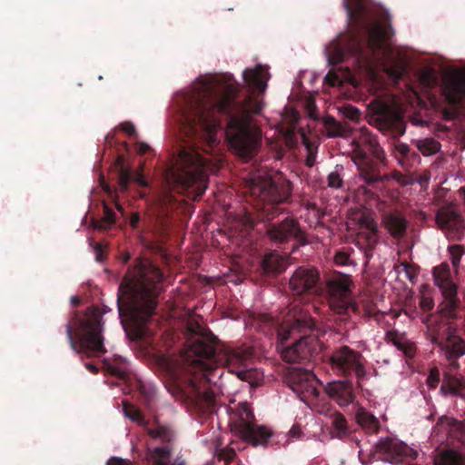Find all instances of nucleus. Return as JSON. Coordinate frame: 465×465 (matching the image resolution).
Masks as SVG:
<instances>
[{"label": "nucleus", "mask_w": 465, "mask_h": 465, "mask_svg": "<svg viewBox=\"0 0 465 465\" xmlns=\"http://www.w3.org/2000/svg\"><path fill=\"white\" fill-rule=\"evenodd\" d=\"M247 90L241 95V85L232 75L221 80L202 79L192 91L184 93L179 101L180 131L188 138L173 155L172 164L163 174L164 187L159 197V212L155 231L165 237L173 225L172 213L180 207L173 192L183 193L193 189V199H199L208 185L209 172L213 164L203 157L195 146V140H205L212 147L216 143V132L222 126L220 115L228 121L225 135L230 148L242 159L256 155L262 145V133L252 117L262 113L263 94L270 74L265 66L246 68L242 73Z\"/></svg>", "instance_id": "nucleus-1"}, {"label": "nucleus", "mask_w": 465, "mask_h": 465, "mask_svg": "<svg viewBox=\"0 0 465 465\" xmlns=\"http://www.w3.org/2000/svg\"><path fill=\"white\" fill-rule=\"evenodd\" d=\"M187 331L195 337L189 341L184 353V361L192 372L186 394L192 403L211 410L215 395L210 384L217 371V363L224 361L231 372L251 382L255 371L248 368V361L253 356V351L251 347H240L220 355L217 353V338L198 322L188 321Z\"/></svg>", "instance_id": "nucleus-2"}, {"label": "nucleus", "mask_w": 465, "mask_h": 465, "mask_svg": "<svg viewBox=\"0 0 465 465\" xmlns=\"http://www.w3.org/2000/svg\"><path fill=\"white\" fill-rule=\"evenodd\" d=\"M342 5L351 25L326 47L329 64H341L348 55L371 63L390 53L385 45L392 35L389 13L371 0H342Z\"/></svg>", "instance_id": "nucleus-3"}, {"label": "nucleus", "mask_w": 465, "mask_h": 465, "mask_svg": "<svg viewBox=\"0 0 465 465\" xmlns=\"http://www.w3.org/2000/svg\"><path fill=\"white\" fill-rule=\"evenodd\" d=\"M163 273L148 258L136 257L127 268L117 291V309L122 322L127 321L136 339L149 334L148 319L153 314Z\"/></svg>", "instance_id": "nucleus-4"}, {"label": "nucleus", "mask_w": 465, "mask_h": 465, "mask_svg": "<svg viewBox=\"0 0 465 465\" xmlns=\"http://www.w3.org/2000/svg\"><path fill=\"white\" fill-rule=\"evenodd\" d=\"M104 325L103 312L97 308H88L82 315L74 312L66 323L65 333L70 348L82 360L106 353Z\"/></svg>", "instance_id": "nucleus-5"}, {"label": "nucleus", "mask_w": 465, "mask_h": 465, "mask_svg": "<svg viewBox=\"0 0 465 465\" xmlns=\"http://www.w3.org/2000/svg\"><path fill=\"white\" fill-rule=\"evenodd\" d=\"M352 160L357 165L360 178L371 188L360 186L358 193L365 195L366 200L373 199L376 193L373 190H381L382 183L388 180L387 175L380 173L379 162L385 159L383 149L375 135L367 127H361L358 136L352 141Z\"/></svg>", "instance_id": "nucleus-6"}, {"label": "nucleus", "mask_w": 465, "mask_h": 465, "mask_svg": "<svg viewBox=\"0 0 465 465\" xmlns=\"http://www.w3.org/2000/svg\"><path fill=\"white\" fill-rule=\"evenodd\" d=\"M123 411L125 417L141 426L146 427V433L153 440H158L161 442L165 443L163 446L155 447L150 450L153 465H186L185 460L183 456H177L173 460H172V448L170 443L175 438L173 430L163 424H156L154 427L148 428V423L138 408L125 401H123Z\"/></svg>", "instance_id": "nucleus-7"}, {"label": "nucleus", "mask_w": 465, "mask_h": 465, "mask_svg": "<svg viewBox=\"0 0 465 465\" xmlns=\"http://www.w3.org/2000/svg\"><path fill=\"white\" fill-rule=\"evenodd\" d=\"M292 192V183L287 180L265 179L254 184L252 193L258 198L262 220L271 222L283 213L286 209L282 204L291 201Z\"/></svg>", "instance_id": "nucleus-8"}, {"label": "nucleus", "mask_w": 465, "mask_h": 465, "mask_svg": "<svg viewBox=\"0 0 465 465\" xmlns=\"http://www.w3.org/2000/svg\"><path fill=\"white\" fill-rule=\"evenodd\" d=\"M351 283L350 277L344 274L332 276L326 282L329 306L337 315L335 321L341 332L348 331L347 326L351 325L350 314L358 311L357 303L351 298Z\"/></svg>", "instance_id": "nucleus-9"}, {"label": "nucleus", "mask_w": 465, "mask_h": 465, "mask_svg": "<svg viewBox=\"0 0 465 465\" xmlns=\"http://www.w3.org/2000/svg\"><path fill=\"white\" fill-rule=\"evenodd\" d=\"M252 411L247 403L240 404L232 412L230 420L232 431L252 445H264L272 431L264 426L255 424Z\"/></svg>", "instance_id": "nucleus-10"}, {"label": "nucleus", "mask_w": 465, "mask_h": 465, "mask_svg": "<svg viewBox=\"0 0 465 465\" xmlns=\"http://www.w3.org/2000/svg\"><path fill=\"white\" fill-rule=\"evenodd\" d=\"M369 123L392 138H399L405 134L406 126L401 113L381 100H375L371 104Z\"/></svg>", "instance_id": "nucleus-11"}, {"label": "nucleus", "mask_w": 465, "mask_h": 465, "mask_svg": "<svg viewBox=\"0 0 465 465\" xmlns=\"http://www.w3.org/2000/svg\"><path fill=\"white\" fill-rule=\"evenodd\" d=\"M330 362L332 371L344 377L354 374L359 380L366 376L365 359L360 351H354L347 345L335 349Z\"/></svg>", "instance_id": "nucleus-12"}, {"label": "nucleus", "mask_w": 465, "mask_h": 465, "mask_svg": "<svg viewBox=\"0 0 465 465\" xmlns=\"http://www.w3.org/2000/svg\"><path fill=\"white\" fill-rule=\"evenodd\" d=\"M432 273L434 282L441 291L444 298L442 312L451 316L454 314V310L458 308L460 301L457 297V286L451 280L450 265L442 262L433 268Z\"/></svg>", "instance_id": "nucleus-13"}, {"label": "nucleus", "mask_w": 465, "mask_h": 465, "mask_svg": "<svg viewBox=\"0 0 465 465\" xmlns=\"http://www.w3.org/2000/svg\"><path fill=\"white\" fill-rule=\"evenodd\" d=\"M322 349L318 338L314 335H304L292 346L282 351V359L290 363H306L315 358Z\"/></svg>", "instance_id": "nucleus-14"}, {"label": "nucleus", "mask_w": 465, "mask_h": 465, "mask_svg": "<svg viewBox=\"0 0 465 465\" xmlns=\"http://www.w3.org/2000/svg\"><path fill=\"white\" fill-rule=\"evenodd\" d=\"M359 232H357L353 242L364 254L366 263L373 256L379 242L378 226L375 220L370 215L361 214L359 218Z\"/></svg>", "instance_id": "nucleus-15"}, {"label": "nucleus", "mask_w": 465, "mask_h": 465, "mask_svg": "<svg viewBox=\"0 0 465 465\" xmlns=\"http://www.w3.org/2000/svg\"><path fill=\"white\" fill-rule=\"evenodd\" d=\"M290 388L304 402L309 403L318 398V380L309 370L295 369L288 377Z\"/></svg>", "instance_id": "nucleus-16"}, {"label": "nucleus", "mask_w": 465, "mask_h": 465, "mask_svg": "<svg viewBox=\"0 0 465 465\" xmlns=\"http://www.w3.org/2000/svg\"><path fill=\"white\" fill-rule=\"evenodd\" d=\"M380 458L392 464H399L403 460H414L418 452L397 439L386 438L380 440L375 445Z\"/></svg>", "instance_id": "nucleus-17"}, {"label": "nucleus", "mask_w": 465, "mask_h": 465, "mask_svg": "<svg viewBox=\"0 0 465 465\" xmlns=\"http://www.w3.org/2000/svg\"><path fill=\"white\" fill-rule=\"evenodd\" d=\"M266 234L275 243H285L291 240L306 242L298 221L290 217H286L281 223H269L266 225Z\"/></svg>", "instance_id": "nucleus-18"}, {"label": "nucleus", "mask_w": 465, "mask_h": 465, "mask_svg": "<svg viewBox=\"0 0 465 465\" xmlns=\"http://www.w3.org/2000/svg\"><path fill=\"white\" fill-rule=\"evenodd\" d=\"M319 280L320 274L315 268L299 267L290 279V290L294 296L316 293Z\"/></svg>", "instance_id": "nucleus-19"}, {"label": "nucleus", "mask_w": 465, "mask_h": 465, "mask_svg": "<svg viewBox=\"0 0 465 465\" xmlns=\"http://www.w3.org/2000/svg\"><path fill=\"white\" fill-rule=\"evenodd\" d=\"M436 223L448 238L454 241H460L462 238L465 231V221L450 206H443L438 210Z\"/></svg>", "instance_id": "nucleus-20"}, {"label": "nucleus", "mask_w": 465, "mask_h": 465, "mask_svg": "<svg viewBox=\"0 0 465 465\" xmlns=\"http://www.w3.org/2000/svg\"><path fill=\"white\" fill-rule=\"evenodd\" d=\"M285 323V327L281 326L278 330V336L282 341L288 340L295 331L312 330L315 326V322L308 314V311L299 308L297 304L291 305Z\"/></svg>", "instance_id": "nucleus-21"}, {"label": "nucleus", "mask_w": 465, "mask_h": 465, "mask_svg": "<svg viewBox=\"0 0 465 465\" xmlns=\"http://www.w3.org/2000/svg\"><path fill=\"white\" fill-rule=\"evenodd\" d=\"M444 303L442 302L439 306L440 314L430 315L426 320L427 325V337L434 344L439 345L441 341L447 338L453 331H455L448 322V320L452 319L456 316V310L454 314L449 316L442 311Z\"/></svg>", "instance_id": "nucleus-22"}, {"label": "nucleus", "mask_w": 465, "mask_h": 465, "mask_svg": "<svg viewBox=\"0 0 465 465\" xmlns=\"http://www.w3.org/2000/svg\"><path fill=\"white\" fill-rule=\"evenodd\" d=\"M438 346L449 364L452 368L458 369V360L465 354V341L456 333V331H453Z\"/></svg>", "instance_id": "nucleus-23"}, {"label": "nucleus", "mask_w": 465, "mask_h": 465, "mask_svg": "<svg viewBox=\"0 0 465 465\" xmlns=\"http://www.w3.org/2000/svg\"><path fill=\"white\" fill-rule=\"evenodd\" d=\"M382 224L388 232L395 239H402L407 232L408 221L403 213L391 208L381 214Z\"/></svg>", "instance_id": "nucleus-24"}, {"label": "nucleus", "mask_w": 465, "mask_h": 465, "mask_svg": "<svg viewBox=\"0 0 465 465\" xmlns=\"http://www.w3.org/2000/svg\"><path fill=\"white\" fill-rule=\"evenodd\" d=\"M325 391L341 406H347L354 400L352 383L351 381L329 382L325 387Z\"/></svg>", "instance_id": "nucleus-25"}, {"label": "nucleus", "mask_w": 465, "mask_h": 465, "mask_svg": "<svg viewBox=\"0 0 465 465\" xmlns=\"http://www.w3.org/2000/svg\"><path fill=\"white\" fill-rule=\"evenodd\" d=\"M444 94L449 104L458 107L465 96V82L461 79H451L445 86Z\"/></svg>", "instance_id": "nucleus-26"}, {"label": "nucleus", "mask_w": 465, "mask_h": 465, "mask_svg": "<svg viewBox=\"0 0 465 465\" xmlns=\"http://www.w3.org/2000/svg\"><path fill=\"white\" fill-rule=\"evenodd\" d=\"M465 380L452 375L449 371L443 373L440 391L443 395L463 396Z\"/></svg>", "instance_id": "nucleus-27"}, {"label": "nucleus", "mask_w": 465, "mask_h": 465, "mask_svg": "<svg viewBox=\"0 0 465 465\" xmlns=\"http://www.w3.org/2000/svg\"><path fill=\"white\" fill-rule=\"evenodd\" d=\"M288 265L286 256L280 255L276 252H271L264 256L262 266L266 273L278 274L284 272Z\"/></svg>", "instance_id": "nucleus-28"}, {"label": "nucleus", "mask_w": 465, "mask_h": 465, "mask_svg": "<svg viewBox=\"0 0 465 465\" xmlns=\"http://www.w3.org/2000/svg\"><path fill=\"white\" fill-rule=\"evenodd\" d=\"M331 434L334 438L343 440L350 435L347 420L340 412H335L331 416Z\"/></svg>", "instance_id": "nucleus-29"}, {"label": "nucleus", "mask_w": 465, "mask_h": 465, "mask_svg": "<svg viewBox=\"0 0 465 465\" xmlns=\"http://www.w3.org/2000/svg\"><path fill=\"white\" fill-rule=\"evenodd\" d=\"M358 424L367 432H378L381 427L379 420L371 412L364 410L359 411L356 414Z\"/></svg>", "instance_id": "nucleus-30"}, {"label": "nucleus", "mask_w": 465, "mask_h": 465, "mask_svg": "<svg viewBox=\"0 0 465 465\" xmlns=\"http://www.w3.org/2000/svg\"><path fill=\"white\" fill-rule=\"evenodd\" d=\"M322 123L327 135L330 137L344 136L349 131L345 124L337 122L331 116L324 117Z\"/></svg>", "instance_id": "nucleus-31"}, {"label": "nucleus", "mask_w": 465, "mask_h": 465, "mask_svg": "<svg viewBox=\"0 0 465 465\" xmlns=\"http://www.w3.org/2000/svg\"><path fill=\"white\" fill-rule=\"evenodd\" d=\"M396 157L402 167L408 168L410 166L409 161L411 159H419L420 156L415 152L411 151L409 145L405 143L395 144Z\"/></svg>", "instance_id": "nucleus-32"}, {"label": "nucleus", "mask_w": 465, "mask_h": 465, "mask_svg": "<svg viewBox=\"0 0 465 465\" xmlns=\"http://www.w3.org/2000/svg\"><path fill=\"white\" fill-rule=\"evenodd\" d=\"M416 147L425 156L437 153L440 149V143L434 138H425L415 141Z\"/></svg>", "instance_id": "nucleus-33"}, {"label": "nucleus", "mask_w": 465, "mask_h": 465, "mask_svg": "<svg viewBox=\"0 0 465 465\" xmlns=\"http://www.w3.org/2000/svg\"><path fill=\"white\" fill-rule=\"evenodd\" d=\"M435 465H464V459L455 450H445L435 460Z\"/></svg>", "instance_id": "nucleus-34"}, {"label": "nucleus", "mask_w": 465, "mask_h": 465, "mask_svg": "<svg viewBox=\"0 0 465 465\" xmlns=\"http://www.w3.org/2000/svg\"><path fill=\"white\" fill-rule=\"evenodd\" d=\"M115 223V213L106 204H104V215L100 220L93 222L94 229L107 230Z\"/></svg>", "instance_id": "nucleus-35"}, {"label": "nucleus", "mask_w": 465, "mask_h": 465, "mask_svg": "<svg viewBox=\"0 0 465 465\" xmlns=\"http://www.w3.org/2000/svg\"><path fill=\"white\" fill-rule=\"evenodd\" d=\"M257 325L265 333L270 332L272 329L278 328L279 322L272 316L266 313H259L255 319Z\"/></svg>", "instance_id": "nucleus-36"}, {"label": "nucleus", "mask_w": 465, "mask_h": 465, "mask_svg": "<svg viewBox=\"0 0 465 465\" xmlns=\"http://www.w3.org/2000/svg\"><path fill=\"white\" fill-rule=\"evenodd\" d=\"M124 360L121 357H117L114 359V361L109 362L107 360L104 361V370L114 376L119 378H123L125 374V368L124 367Z\"/></svg>", "instance_id": "nucleus-37"}, {"label": "nucleus", "mask_w": 465, "mask_h": 465, "mask_svg": "<svg viewBox=\"0 0 465 465\" xmlns=\"http://www.w3.org/2000/svg\"><path fill=\"white\" fill-rule=\"evenodd\" d=\"M394 270L398 274L404 273L406 279L414 282L417 276V270L413 264H410L407 262H401L394 265Z\"/></svg>", "instance_id": "nucleus-38"}, {"label": "nucleus", "mask_w": 465, "mask_h": 465, "mask_svg": "<svg viewBox=\"0 0 465 465\" xmlns=\"http://www.w3.org/2000/svg\"><path fill=\"white\" fill-rule=\"evenodd\" d=\"M392 341L397 349L401 351L405 356L411 359L414 357L416 353V346L413 342L400 339L398 337L392 339Z\"/></svg>", "instance_id": "nucleus-39"}, {"label": "nucleus", "mask_w": 465, "mask_h": 465, "mask_svg": "<svg viewBox=\"0 0 465 465\" xmlns=\"http://www.w3.org/2000/svg\"><path fill=\"white\" fill-rule=\"evenodd\" d=\"M387 74L394 81L401 80L406 74V66L401 62H394L385 69Z\"/></svg>", "instance_id": "nucleus-40"}, {"label": "nucleus", "mask_w": 465, "mask_h": 465, "mask_svg": "<svg viewBox=\"0 0 465 465\" xmlns=\"http://www.w3.org/2000/svg\"><path fill=\"white\" fill-rule=\"evenodd\" d=\"M343 168L342 166H336L335 170L333 172H331L328 174L327 182L328 186L332 189H340L342 187L343 184V178L341 174V172Z\"/></svg>", "instance_id": "nucleus-41"}, {"label": "nucleus", "mask_w": 465, "mask_h": 465, "mask_svg": "<svg viewBox=\"0 0 465 465\" xmlns=\"http://www.w3.org/2000/svg\"><path fill=\"white\" fill-rule=\"evenodd\" d=\"M449 252L450 255L451 263L454 268H458L460 262V259L464 254V248L461 245H451L449 247Z\"/></svg>", "instance_id": "nucleus-42"}, {"label": "nucleus", "mask_w": 465, "mask_h": 465, "mask_svg": "<svg viewBox=\"0 0 465 465\" xmlns=\"http://www.w3.org/2000/svg\"><path fill=\"white\" fill-rule=\"evenodd\" d=\"M132 175L127 169L122 168L118 175V186L121 191L126 192L129 188Z\"/></svg>", "instance_id": "nucleus-43"}, {"label": "nucleus", "mask_w": 465, "mask_h": 465, "mask_svg": "<svg viewBox=\"0 0 465 465\" xmlns=\"http://www.w3.org/2000/svg\"><path fill=\"white\" fill-rule=\"evenodd\" d=\"M440 381V373L438 368H432L427 378V385L430 389H435Z\"/></svg>", "instance_id": "nucleus-44"}, {"label": "nucleus", "mask_w": 465, "mask_h": 465, "mask_svg": "<svg viewBox=\"0 0 465 465\" xmlns=\"http://www.w3.org/2000/svg\"><path fill=\"white\" fill-rule=\"evenodd\" d=\"M334 262L337 265L351 264L350 253L344 250L338 251L334 255Z\"/></svg>", "instance_id": "nucleus-45"}, {"label": "nucleus", "mask_w": 465, "mask_h": 465, "mask_svg": "<svg viewBox=\"0 0 465 465\" xmlns=\"http://www.w3.org/2000/svg\"><path fill=\"white\" fill-rule=\"evenodd\" d=\"M236 452L233 449L226 448L221 450L219 455L220 460H224L227 464L234 459Z\"/></svg>", "instance_id": "nucleus-46"}, {"label": "nucleus", "mask_w": 465, "mask_h": 465, "mask_svg": "<svg viewBox=\"0 0 465 465\" xmlns=\"http://www.w3.org/2000/svg\"><path fill=\"white\" fill-rule=\"evenodd\" d=\"M119 128L126 133L130 136L137 137V133L134 124L130 122L123 123L119 125Z\"/></svg>", "instance_id": "nucleus-47"}, {"label": "nucleus", "mask_w": 465, "mask_h": 465, "mask_svg": "<svg viewBox=\"0 0 465 465\" xmlns=\"http://www.w3.org/2000/svg\"><path fill=\"white\" fill-rule=\"evenodd\" d=\"M346 110V116L351 120H357L360 118L361 112L359 109L353 106H349L345 108Z\"/></svg>", "instance_id": "nucleus-48"}, {"label": "nucleus", "mask_w": 465, "mask_h": 465, "mask_svg": "<svg viewBox=\"0 0 465 465\" xmlns=\"http://www.w3.org/2000/svg\"><path fill=\"white\" fill-rule=\"evenodd\" d=\"M307 112H308V115L311 119L312 120H318L319 119V115H318V113H317V108H316V105L314 104L313 102H309L307 104Z\"/></svg>", "instance_id": "nucleus-49"}, {"label": "nucleus", "mask_w": 465, "mask_h": 465, "mask_svg": "<svg viewBox=\"0 0 465 465\" xmlns=\"http://www.w3.org/2000/svg\"><path fill=\"white\" fill-rule=\"evenodd\" d=\"M95 259L97 262H103L105 259L104 247L101 243L96 242L94 246Z\"/></svg>", "instance_id": "nucleus-50"}, {"label": "nucleus", "mask_w": 465, "mask_h": 465, "mask_svg": "<svg viewBox=\"0 0 465 465\" xmlns=\"http://www.w3.org/2000/svg\"><path fill=\"white\" fill-rule=\"evenodd\" d=\"M420 305L422 310H424V311H430L433 308V306H434V302H433V300L431 298L422 297L421 300H420Z\"/></svg>", "instance_id": "nucleus-51"}, {"label": "nucleus", "mask_w": 465, "mask_h": 465, "mask_svg": "<svg viewBox=\"0 0 465 465\" xmlns=\"http://www.w3.org/2000/svg\"><path fill=\"white\" fill-rule=\"evenodd\" d=\"M140 223V214L138 213H133L129 219V224L134 230H137Z\"/></svg>", "instance_id": "nucleus-52"}, {"label": "nucleus", "mask_w": 465, "mask_h": 465, "mask_svg": "<svg viewBox=\"0 0 465 465\" xmlns=\"http://www.w3.org/2000/svg\"><path fill=\"white\" fill-rule=\"evenodd\" d=\"M106 465H132V463L124 459L113 457L107 461Z\"/></svg>", "instance_id": "nucleus-53"}, {"label": "nucleus", "mask_w": 465, "mask_h": 465, "mask_svg": "<svg viewBox=\"0 0 465 465\" xmlns=\"http://www.w3.org/2000/svg\"><path fill=\"white\" fill-rule=\"evenodd\" d=\"M325 81H327L331 85H335L337 82H339V76L335 73L329 71L325 76Z\"/></svg>", "instance_id": "nucleus-54"}, {"label": "nucleus", "mask_w": 465, "mask_h": 465, "mask_svg": "<svg viewBox=\"0 0 465 465\" xmlns=\"http://www.w3.org/2000/svg\"><path fill=\"white\" fill-rule=\"evenodd\" d=\"M135 149L139 153L144 154L149 152L150 146L143 142H138L135 144Z\"/></svg>", "instance_id": "nucleus-55"}, {"label": "nucleus", "mask_w": 465, "mask_h": 465, "mask_svg": "<svg viewBox=\"0 0 465 465\" xmlns=\"http://www.w3.org/2000/svg\"><path fill=\"white\" fill-rule=\"evenodd\" d=\"M84 366L93 374H96L99 371V368L93 362H86Z\"/></svg>", "instance_id": "nucleus-56"}, {"label": "nucleus", "mask_w": 465, "mask_h": 465, "mask_svg": "<svg viewBox=\"0 0 465 465\" xmlns=\"http://www.w3.org/2000/svg\"><path fill=\"white\" fill-rule=\"evenodd\" d=\"M290 434L293 438H299L301 434V428L299 426H292Z\"/></svg>", "instance_id": "nucleus-57"}, {"label": "nucleus", "mask_w": 465, "mask_h": 465, "mask_svg": "<svg viewBox=\"0 0 465 465\" xmlns=\"http://www.w3.org/2000/svg\"><path fill=\"white\" fill-rule=\"evenodd\" d=\"M131 259V254L129 252H124L122 255H121V260L123 262L124 264H126Z\"/></svg>", "instance_id": "nucleus-58"}, {"label": "nucleus", "mask_w": 465, "mask_h": 465, "mask_svg": "<svg viewBox=\"0 0 465 465\" xmlns=\"http://www.w3.org/2000/svg\"><path fill=\"white\" fill-rule=\"evenodd\" d=\"M104 140H105V143L110 146L112 144V143H113V140H114V134L109 133L105 136Z\"/></svg>", "instance_id": "nucleus-59"}, {"label": "nucleus", "mask_w": 465, "mask_h": 465, "mask_svg": "<svg viewBox=\"0 0 465 465\" xmlns=\"http://www.w3.org/2000/svg\"><path fill=\"white\" fill-rule=\"evenodd\" d=\"M460 196L462 197L463 203L465 204V187H461L459 190Z\"/></svg>", "instance_id": "nucleus-60"}, {"label": "nucleus", "mask_w": 465, "mask_h": 465, "mask_svg": "<svg viewBox=\"0 0 465 465\" xmlns=\"http://www.w3.org/2000/svg\"><path fill=\"white\" fill-rule=\"evenodd\" d=\"M313 162H314L313 158L308 157L307 160H306V164L308 166H312L313 165Z\"/></svg>", "instance_id": "nucleus-61"}, {"label": "nucleus", "mask_w": 465, "mask_h": 465, "mask_svg": "<svg viewBox=\"0 0 465 465\" xmlns=\"http://www.w3.org/2000/svg\"><path fill=\"white\" fill-rule=\"evenodd\" d=\"M71 301L74 304H78L79 302V299L75 296L72 297Z\"/></svg>", "instance_id": "nucleus-62"}, {"label": "nucleus", "mask_w": 465, "mask_h": 465, "mask_svg": "<svg viewBox=\"0 0 465 465\" xmlns=\"http://www.w3.org/2000/svg\"><path fill=\"white\" fill-rule=\"evenodd\" d=\"M116 208L118 209L119 212H123V209L120 205L116 204Z\"/></svg>", "instance_id": "nucleus-63"}, {"label": "nucleus", "mask_w": 465, "mask_h": 465, "mask_svg": "<svg viewBox=\"0 0 465 465\" xmlns=\"http://www.w3.org/2000/svg\"><path fill=\"white\" fill-rule=\"evenodd\" d=\"M143 186H146V183L144 181L140 182Z\"/></svg>", "instance_id": "nucleus-64"}]
</instances>
